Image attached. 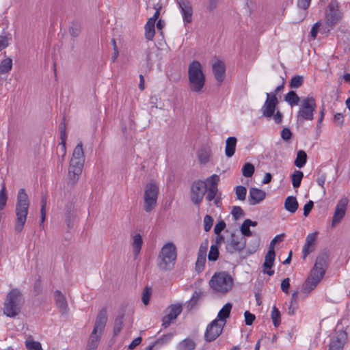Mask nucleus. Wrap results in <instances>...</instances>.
<instances>
[{
	"label": "nucleus",
	"mask_w": 350,
	"mask_h": 350,
	"mask_svg": "<svg viewBox=\"0 0 350 350\" xmlns=\"http://www.w3.org/2000/svg\"><path fill=\"white\" fill-rule=\"evenodd\" d=\"M29 207V200L25 189H20L16 198L15 208L16 219L14 230L17 233L23 231L26 223Z\"/></svg>",
	"instance_id": "nucleus-1"
},
{
	"label": "nucleus",
	"mask_w": 350,
	"mask_h": 350,
	"mask_svg": "<svg viewBox=\"0 0 350 350\" xmlns=\"http://www.w3.org/2000/svg\"><path fill=\"white\" fill-rule=\"evenodd\" d=\"M258 246V239H256L252 245L247 246L245 237L241 234L232 233L230 238L226 241V249L230 254L243 252L245 254L243 256V258H246L256 252Z\"/></svg>",
	"instance_id": "nucleus-2"
},
{
	"label": "nucleus",
	"mask_w": 350,
	"mask_h": 350,
	"mask_svg": "<svg viewBox=\"0 0 350 350\" xmlns=\"http://www.w3.org/2000/svg\"><path fill=\"white\" fill-rule=\"evenodd\" d=\"M189 87L191 92L201 93L205 85L206 77L203 72L201 64L194 60L188 67Z\"/></svg>",
	"instance_id": "nucleus-3"
},
{
	"label": "nucleus",
	"mask_w": 350,
	"mask_h": 350,
	"mask_svg": "<svg viewBox=\"0 0 350 350\" xmlns=\"http://www.w3.org/2000/svg\"><path fill=\"white\" fill-rule=\"evenodd\" d=\"M23 304L24 297L21 291L16 288L12 289L3 304V314L8 317H15L21 312Z\"/></svg>",
	"instance_id": "nucleus-4"
},
{
	"label": "nucleus",
	"mask_w": 350,
	"mask_h": 350,
	"mask_svg": "<svg viewBox=\"0 0 350 350\" xmlns=\"http://www.w3.org/2000/svg\"><path fill=\"white\" fill-rule=\"evenodd\" d=\"M176 247L173 243H167L161 248L157 257L158 267L163 271L173 269L176 259Z\"/></svg>",
	"instance_id": "nucleus-5"
},
{
	"label": "nucleus",
	"mask_w": 350,
	"mask_h": 350,
	"mask_svg": "<svg viewBox=\"0 0 350 350\" xmlns=\"http://www.w3.org/2000/svg\"><path fill=\"white\" fill-rule=\"evenodd\" d=\"M211 288L215 292L226 294L232 287L233 280L232 277L225 271L215 273L209 281Z\"/></svg>",
	"instance_id": "nucleus-6"
},
{
	"label": "nucleus",
	"mask_w": 350,
	"mask_h": 350,
	"mask_svg": "<svg viewBox=\"0 0 350 350\" xmlns=\"http://www.w3.org/2000/svg\"><path fill=\"white\" fill-rule=\"evenodd\" d=\"M159 193V185L154 181L147 183L144 193V209L146 213L151 212L157 204Z\"/></svg>",
	"instance_id": "nucleus-7"
},
{
	"label": "nucleus",
	"mask_w": 350,
	"mask_h": 350,
	"mask_svg": "<svg viewBox=\"0 0 350 350\" xmlns=\"http://www.w3.org/2000/svg\"><path fill=\"white\" fill-rule=\"evenodd\" d=\"M317 105L312 96L302 98L297 115V122L303 123L304 121L312 120Z\"/></svg>",
	"instance_id": "nucleus-8"
},
{
	"label": "nucleus",
	"mask_w": 350,
	"mask_h": 350,
	"mask_svg": "<svg viewBox=\"0 0 350 350\" xmlns=\"http://www.w3.org/2000/svg\"><path fill=\"white\" fill-rule=\"evenodd\" d=\"M284 81L283 80L282 83L278 85L273 92L266 94L267 98L261 108V112L264 117L270 118L273 115V113H275L278 104L277 94L284 88Z\"/></svg>",
	"instance_id": "nucleus-9"
},
{
	"label": "nucleus",
	"mask_w": 350,
	"mask_h": 350,
	"mask_svg": "<svg viewBox=\"0 0 350 350\" xmlns=\"http://www.w3.org/2000/svg\"><path fill=\"white\" fill-rule=\"evenodd\" d=\"M343 14L338 9V3L336 1H332L325 12V23L333 28L342 18Z\"/></svg>",
	"instance_id": "nucleus-10"
},
{
	"label": "nucleus",
	"mask_w": 350,
	"mask_h": 350,
	"mask_svg": "<svg viewBox=\"0 0 350 350\" xmlns=\"http://www.w3.org/2000/svg\"><path fill=\"white\" fill-rule=\"evenodd\" d=\"M206 191V184L202 180L193 181L191 186L190 198L195 205H200Z\"/></svg>",
	"instance_id": "nucleus-11"
},
{
	"label": "nucleus",
	"mask_w": 350,
	"mask_h": 350,
	"mask_svg": "<svg viewBox=\"0 0 350 350\" xmlns=\"http://www.w3.org/2000/svg\"><path fill=\"white\" fill-rule=\"evenodd\" d=\"M225 323H220L217 319L212 321L206 327L204 340L207 342L215 340L222 333Z\"/></svg>",
	"instance_id": "nucleus-12"
},
{
	"label": "nucleus",
	"mask_w": 350,
	"mask_h": 350,
	"mask_svg": "<svg viewBox=\"0 0 350 350\" xmlns=\"http://www.w3.org/2000/svg\"><path fill=\"white\" fill-rule=\"evenodd\" d=\"M85 161L71 159L68 168V184L74 185L77 183L81 174Z\"/></svg>",
	"instance_id": "nucleus-13"
},
{
	"label": "nucleus",
	"mask_w": 350,
	"mask_h": 350,
	"mask_svg": "<svg viewBox=\"0 0 350 350\" xmlns=\"http://www.w3.org/2000/svg\"><path fill=\"white\" fill-rule=\"evenodd\" d=\"M180 10L185 24H189L192 22L193 7L189 0H176Z\"/></svg>",
	"instance_id": "nucleus-14"
},
{
	"label": "nucleus",
	"mask_w": 350,
	"mask_h": 350,
	"mask_svg": "<svg viewBox=\"0 0 350 350\" xmlns=\"http://www.w3.org/2000/svg\"><path fill=\"white\" fill-rule=\"evenodd\" d=\"M167 314L163 317L162 320V326L164 328L168 327L172 322L182 312V305L180 304H172L167 308Z\"/></svg>",
	"instance_id": "nucleus-15"
},
{
	"label": "nucleus",
	"mask_w": 350,
	"mask_h": 350,
	"mask_svg": "<svg viewBox=\"0 0 350 350\" xmlns=\"http://www.w3.org/2000/svg\"><path fill=\"white\" fill-rule=\"evenodd\" d=\"M323 276L319 273L310 271L308 278L306 280L302 286V291L305 293H309L313 291L323 279Z\"/></svg>",
	"instance_id": "nucleus-16"
},
{
	"label": "nucleus",
	"mask_w": 350,
	"mask_h": 350,
	"mask_svg": "<svg viewBox=\"0 0 350 350\" xmlns=\"http://www.w3.org/2000/svg\"><path fill=\"white\" fill-rule=\"evenodd\" d=\"M348 202V198L346 197L341 198L338 201L335 208V211L332 219V226L340 223L345 215Z\"/></svg>",
	"instance_id": "nucleus-17"
},
{
	"label": "nucleus",
	"mask_w": 350,
	"mask_h": 350,
	"mask_svg": "<svg viewBox=\"0 0 350 350\" xmlns=\"http://www.w3.org/2000/svg\"><path fill=\"white\" fill-rule=\"evenodd\" d=\"M328 258L329 255L326 252L319 254L316 258L314 265L311 271L324 276L326 271Z\"/></svg>",
	"instance_id": "nucleus-18"
},
{
	"label": "nucleus",
	"mask_w": 350,
	"mask_h": 350,
	"mask_svg": "<svg viewBox=\"0 0 350 350\" xmlns=\"http://www.w3.org/2000/svg\"><path fill=\"white\" fill-rule=\"evenodd\" d=\"M275 257V252L274 249H269L265 257V262L262 265V272L269 276L273 275L275 273L274 270L271 269V267L274 265Z\"/></svg>",
	"instance_id": "nucleus-19"
},
{
	"label": "nucleus",
	"mask_w": 350,
	"mask_h": 350,
	"mask_svg": "<svg viewBox=\"0 0 350 350\" xmlns=\"http://www.w3.org/2000/svg\"><path fill=\"white\" fill-rule=\"evenodd\" d=\"M347 339V334L345 331H339L332 340L329 350H342Z\"/></svg>",
	"instance_id": "nucleus-20"
},
{
	"label": "nucleus",
	"mask_w": 350,
	"mask_h": 350,
	"mask_svg": "<svg viewBox=\"0 0 350 350\" xmlns=\"http://www.w3.org/2000/svg\"><path fill=\"white\" fill-rule=\"evenodd\" d=\"M107 321V310L103 307L98 313L93 329L103 334Z\"/></svg>",
	"instance_id": "nucleus-21"
},
{
	"label": "nucleus",
	"mask_w": 350,
	"mask_h": 350,
	"mask_svg": "<svg viewBox=\"0 0 350 350\" xmlns=\"http://www.w3.org/2000/svg\"><path fill=\"white\" fill-rule=\"evenodd\" d=\"M265 198V191L256 187H251L250 189L248 202L250 205H255L259 204L262 201H263Z\"/></svg>",
	"instance_id": "nucleus-22"
},
{
	"label": "nucleus",
	"mask_w": 350,
	"mask_h": 350,
	"mask_svg": "<svg viewBox=\"0 0 350 350\" xmlns=\"http://www.w3.org/2000/svg\"><path fill=\"white\" fill-rule=\"evenodd\" d=\"M54 300L56 307L59 309L61 314H66L68 312V303L65 296L59 290L54 292Z\"/></svg>",
	"instance_id": "nucleus-23"
},
{
	"label": "nucleus",
	"mask_w": 350,
	"mask_h": 350,
	"mask_svg": "<svg viewBox=\"0 0 350 350\" xmlns=\"http://www.w3.org/2000/svg\"><path fill=\"white\" fill-rule=\"evenodd\" d=\"M213 72L214 74L215 79L219 83H222L225 79V65L221 61L218 60L213 64L212 66Z\"/></svg>",
	"instance_id": "nucleus-24"
},
{
	"label": "nucleus",
	"mask_w": 350,
	"mask_h": 350,
	"mask_svg": "<svg viewBox=\"0 0 350 350\" xmlns=\"http://www.w3.org/2000/svg\"><path fill=\"white\" fill-rule=\"evenodd\" d=\"M317 238V232L309 234L306 240V243L303 247L302 254L303 258L306 256L314 250V242Z\"/></svg>",
	"instance_id": "nucleus-25"
},
{
	"label": "nucleus",
	"mask_w": 350,
	"mask_h": 350,
	"mask_svg": "<svg viewBox=\"0 0 350 350\" xmlns=\"http://www.w3.org/2000/svg\"><path fill=\"white\" fill-rule=\"evenodd\" d=\"M102 333L96 332L93 329L89 337L87 345V350H96L100 341Z\"/></svg>",
	"instance_id": "nucleus-26"
},
{
	"label": "nucleus",
	"mask_w": 350,
	"mask_h": 350,
	"mask_svg": "<svg viewBox=\"0 0 350 350\" xmlns=\"http://www.w3.org/2000/svg\"><path fill=\"white\" fill-rule=\"evenodd\" d=\"M237 142L235 137H229L226 140L225 154L227 157H232L234 154Z\"/></svg>",
	"instance_id": "nucleus-27"
},
{
	"label": "nucleus",
	"mask_w": 350,
	"mask_h": 350,
	"mask_svg": "<svg viewBox=\"0 0 350 350\" xmlns=\"http://www.w3.org/2000/svg\"><path fill=\"white\" fill-rule=\"evenodd\" d=\"M131 245L133 247V254L135 257H137L139 254L143 245V240L140 234H135L133 237V241Z\"/></svg>",
	"instance_id": "nucleus-28"
},
{
	"label": "nucleus",
	"mask_w": 350,
	"mask_h": 350,
	"mask_svg": "<svg viewBox=\"0 0 350 350\" xmlns=\"http://www.w3.org/2000/svg\"><path fill=\"white\" fill-rule=\"evenodd\" d=\"M299 207V204L295 197L288 196L284 202V208L289 213H294Z\"/></svg>",
	"instance_id": "nucleus-29"
},
{
	"label": "nucleus",
	"mask_w": 350,
	"mask_h": 350,
	"mask_svg": "<svg viewBox=\"0 0 350 350\" xmlns=\"http://www.w3.org/2000/svg\"><path fill=\"white\" fill-rule=\"evenodd\" d=\"M196 347V344L194 340L187 338L180 342L176 348L177 350H194Z\"/></svg>",
	"instance_id": "nucleus-30"
},
{
	"label": "nucleus",
	"mask_w": 350,
	"mask_h": 350,
	"mask_svg": "<svg viewBox=\"0 0 350 350\" xmlns=\"http://www.w3.org/2000/svg\"><path fill=\"white\" fill-rule=\"evenodd\" d=\"M232 304L230 303L226 304L223 308L219 310L217 314L218 321H223L226 323V320L229 317L232 309Z\"/></svg>",
	"instance_id": "nucleus-31"
},
{
	"label": "nucleus",
	"mask_w": 350,
	"mask_h": 350,
	"mask_svg": "<svg viewBox=\"0 0 350 350\" xmlns=\"http://www.w3.org/2000/svg\"><path fill=\"white\" fill-rule=\"evenodd\" d=\"M220 180V178L217 174H213L212 176L208 177L204 183L206 184V189H218V184Z\"/></svg>",
	"instance_id": "nucleus-32"
},
{
	"label": "nucleus",
	"mask_w": 350,
	"mask_h": 350,
	"mask_svg": "<svg viewBox=\"0 0 350 350\" xmlns=\"http://www.w3.org/2000/svg\"><path fill=\"white\" fill-rule=\"evenodd\" d=\"M284 100L287 102L288 105L293 107L297 105L299 101L301 100L295 91L291 90L285 95Z\"/></svg>",
	"instance_id": "nucleus-33"
},
{
	"label": "nucleus",
	"mask_w": 350,
	"mask_h": 350,
	"mask_svg": "<svg viewBox=\"0 0 350 350\" xmlns=\"http://www.w3.org/2000/svg\"><path fill=\"white\" fill-rule=\"evenodd\" d=\"M307 161V154L305 151L300 150L297 153L294 164L299 168L303 167Z\"/></svg>",
	"instance_id": "nucleus-34"
},
{
	"label": "nucleus",
	"mask_w": 350,
	"mask_h": 350,
	"mask_svg": "<svg viewBox=\"0 0 350 350\" xmlns=\"http://www.w3.org/2000/svg\"><path fill=\"white\" fill-rule=\"evenodd\" d=\"M12 68V59L7 57L3 59L0 64V74H8Z\"/></svg>",
	"instance_id": "nucleus-35"
},
{
	"label": "nucleus",
	"mask_w": 350,
	"mask_h": 350,
	"mask_svg": "<svg viewBox=\"0 0 350 350\" xmlns=\"http://www.w3.org/2000/svg\"><path fill=\"white\" fill-rule=\"evenodd\" d=\"M71 159L85 161L83 144L80 142L75 148Z\"/></svg>",
	"instance_id": "nucleus-36"
},
{
	"label": "nucleus",
	"mask_w": 350,
	"mask_h": 350,
	"mask_svg": "<svg viewBox=\"0 0 350 350\" xmlns=\"http://www.w3.org/2000/svg\"><path fill=\"white\" fill-rule=\"evenodd\" d=\"M304 83V77L301 75L293 76L289 81V88L291 89H297L302 86Z\"/></svg>",
	"instance_id": "nucleus-37"
},
{
	"label": "nucleus",
	"mask_w": 350,
	"mask_h": 350,
	"mask_svg": "<svg viewBox=\"0 0 350 350\" xmlns=\"http://www.w3.org/2000/svg\"><path fill=\"white\" fill-rule=\"evenodd\" d=\"M304 177V173L301 171L295 170L291 175L292 184L293 187L298 188Z\"/></svg>",
	"instance_id": "nucleus-38"
},
{
	"label": "nucleus",
	"mask_w": 350,
	"mask_h": 350,
	"mask_svg": "<svg viewBox=\"0 0 350 350\" xmlns=\"http://www.w3.org/2000/svg\"><path fill=\"white\" fill-rule=\"evenodd\" d=\"M271 318L272 319L273 325L275 327H278L281 323V314L280 312L276 308L275 306H273V307L272 308Z\"/></svg>",
	"instance_id": "nucleus-39"
},
{
	"label": "nucleus",
	"mask_w": 350,
	"mask_h": 350,
	"mask_svg": "<svg viewBox=\"0 0 350 350\" xmlns=\"http://www.w3.org/2000/svg\"><path fill=\"white\" fill-rule=\"evenodd\" d=\"M124 315L122 314H119L115 319L114 327H113V336H118L122 330L123 325Z\"/></svg>",
	"instance_id": "nucleus-40"
},
{
	"label": "nucleus",
	"mask_w": 350,
	"mask_h": 350,
	"mask_svg": "<svg viewBox=\"0 0 350 350\" xmlns=\"http://www.w3.org/2000/svg\"><path fill=\"white\" fill-rule=\"evenodd\" d=\"M210 157V151L206 148H201L198 152V158L202 164H205L208 162Z\"/></svg>",
	"instance_id": "nucleus-41"
},
{
	"label": "nucleus",
	"mask_w": 350,
	"mask_h": 350,
	"mask_svg": "<svg viewBox=\"0 0 350 350\" xmlns=\"http://www.w3.org/2000/svg\"><path fill=\"white\" fill-rule=\"evenodd\" d=\"M206 256H202V254H200V255L198 254V258H197V260L196 262L195 269H196V271L198 273H201L204 269V265H205V262H206Z\"/></svg>",
	"instance_id": "nucleus-42"
},
{
	"label": "nucleus",
	"mask_w": 350,
	"mask_h": 350,
	"mask_svg": "<svg viewBox=\"0 0 350 350\" xmlns=\"http://www.w3.org/2000/svg\"><path fill=\"white\" fill-rule=\"evenodd\" d=\"M255 171V167L253 164L250 163H246L242 168V174L245 177H251Z\"/></svg>",
	"instance_id": "nucleus-43"
},
{
	"label": "nucleus",
	"mask_w": 350,
	"mask_h": 350,
	"mask_svg": "<svg viewBox=\"0 0 350 350\" xmlns=\"http://www.w3.org/2000/svg\"><path fill=\"white\" fill-rule=\"evenodd\" d=\"M155 34L154 25L146 23L145 25V36L148 40H152Z\"/></svg>",
	"instance_id": "nucleus-44"
},
{
	"label": "nucleus",
	"mask_w": 350,
	"mask_h": 350,
	"mask_svg": "<svg viewBox=\"0 0 350 350\" xmlns=\"http://www.w3.org/2000/svg\"><path fill=\"white\" fill-rule=\"evenodd\" d=\"M25 347L27 350H42V345L40 342L27 339L25 341Z\"/></svg>",
	"instance_id": "nucleus-45"
},
{
	"label": "nucleus",
	"mask_w": 350,
	"mask_h": 350,
	"mask_svg": "<svg viewBox=\"0 0 350 350\" xmlns=\"http://www.w3.org/2000/svg\"><path fill=\"white\" fill-rule=\"evenodd\" d=\"M237 198L239 200L243 201L245 200L247 189L244 186L239 185L235 189Z\"/></svg>",
	"instance_id": "nucleus-46"
},
{
	"label": "nucleus",
	"mask_w": 350,
	"mask_h": 350,
	"mask_svg": "<svg viewBox=\"0 0 350 350\" xmlns=\"http://www.w3.org/2000/svg\"><path fill=\"white\" fill-rule=\"evenodd\" d=\"M219 250L216 245H212L208 255V258L211 261H216L219 257Z\"/></svg>",
	"instance_id": "nucleus-47"
},
{
	"label": "nucleus",
	"mask_w": 350,
	"mask_h": 350,
	"mask_svg": "<svg viewBox=\"0 0 350 350\" xmlns=\"http://www.w3.org/2000/svg\"><path fill=\"white\" fill-rule=\"evenodd\" d=\"M66 224L68 228H72L74 224L75 213L73 210H67L66 213Z\"/></svg>",
	"instance_id": "nucleus-48"
},
{
	"label": "nucleus",
	"mask_w": 350,
	"mask_h": 350,
	"mask_svg": "<svg viewBox=\"0 0 350 350\" xmlns=\"http://www.w3.org/2000/svg\"><path fill=\"white\" fill-rule=\"evenodd\" d=\"M7 199L8 197L5 192V187L3 185L0 191V211H1L4 208L7 202Z\"/></svg>",
	"instance_id": "nucleus-49"
},
{
	"label": "nucleus",
	"mask_w": 350,
	"mask_h": 350,
	"mask_svg": "<svg viewBox=\"0 0 350 350\" xmlns=\"http://www.w3.org/2000/svg\"><path fill=\"white\" fill-rule=\"evenodd\" d=\"M201 293L199 291H195L189 300L187 308L192 309L193 307L197 304L199 298L200 297Z\"/></svg>",
	"instance_id": "nucleus-50"
},
{
	"label": "nucleus",
	"mask_w": 350,
	"mask_h": 350,
	"mask_svg": "<svg viewBox=\"0 0 350 350\" xmlns=\"http://www.w3.org/2000/svg\"><path fill=\"white\" fill-rule=\"evenodd\" d=\"M213 219L211 216L206 215L204 217V229L206 232H208L213 226Z\"/></svg>",
	"instance_id": "nucleus-51"
},
{
	"label": "nucleus",
	"mask_w": 350,
	"mask_h": 350,
	"mask_svg": "<svg viewBox=\"0 0 350 350\" xmlns=\"http://www.w3.org/2000/svg\"><path fill=\"white\" fill-rule=\"evenodd\" d=\"M250 226H249V225L246 223V221H244L240 228V230L241 232V235L243 236L244 237L252 236V233L250 229Z\"/></svg>",
	"instance_id": "nucleus-52"
},
{
	"label": "nucleus",
	"mask_w": 350,
	"mask_h": 350,
	"mask_svg": "<svg viewBox=\"0 0 350 350\" xmlns=\"http://www.w3.org/2000/svg\"><path fill=\"white\" fill-rule=\"evenodd\" d=\"M206 191H207V194L206 196V199L208 202L213 200L217 195H219V196L221 195L219 193V189H206Z\"/></svg>",
	"instance_id": "nucleus-53"
},
{
	"label": "nucleus",
	"mask_w": 350,
	"mask_h": 350,
	"mask_svg": "<svg viewBox=\"0 0 350 350\" xmlns=\"http://www.w3.org/2000/svg\"><path fill=\"white\" fill-rule=\"evenodd\" d=\"M231 214L235 220L244 215L243 209L240 206H234L232 207Z\"/></svg>",
	"instance_id": "nucleus-54"
},
{
	"label": "nucleus",
	"mask_w": 350,
	"mask_h": 350,
	"mask_svg": "<svg viewBox=\"0 0 350 350\" xmlns=\"http://www.w3.org/2000/svg\"><path fill=\"white\" fill-rule=\"evenodd\" d=\"M46 204V198H42V199L41 200V209H40V226H42V224H43V223H44V221L45 220V217H46V210H45Z\"/></svg>",
	"instance_id": "nucleus-55"
},
{
	"label": "nucleus",
	"mask_w": 350,
	"mask_h": 350,
	"mask_svg": "<svg viewBox=\"0 0 350 350\" xmlns=\"http://www.w3.org/2000/svg\"><path fill=\"white\" fill-rule=\"evenodd\" d=\"M218 5V0H207L206 8L209 13L213 12Z\"/></svg>",
	"instance_id": "nucleus-56"
},
{
	"label": "nucleus",
	"mask_w": 350,
	"mask_h": 350,
	"mask_svg": "<svg viewBox=\"0 0 350 350\" xmlns=\"http://www.w3.org/2000/svg\"><path fill=\"white\" fill-rule=\"evenodd\" d=\"M244 317L245 322L247 325H251L256 319L255 315L247 310L244 312Z\"/></svg>",
	"instance_id": "nucleus-57"
},
{
	"label": "nucleus",
	"mask_w": 350,
	"mask_h": 350,
	"mask_svg": "<svg viewBox=\"0 0 350 350\" xmlns=\"http://www.w3.org/2000/svg\"><path fill=\"white\" fill-rule=\"evenodd\" d=\"M225 227H226V223L224 222V221L220 220L215 226L214 232L216 234L219 235L221 232V231L224 230Z\"/></svg>",
	"instance_id": "nucleus-58"
},
{
	"label": "nucleus",
	"mask_w": 350,
	"mask_h": 350,
	"mask_svg": "<svg viewBox=\"0 0 350 350\" xmlns=\"http://www.w3.org/2000/svg\"><path fill=\"white\" fill-rule=\"evenodd\" d=\"M292 133L288 128H284L281 131V137L285 141H288L292 137Z\"/></svg>",
	"instance_id": "nucleus-59"
},
{
	"label": "nucleus",
	"mask_w": 350,
	"mask_h": 350,
	"mask_svg": "<svg viewBox=\"0 0 350 350\" xmlns=\"http://www.w3.org/2000/svg\"><path fill=\"white\" fill-rule=\"evenodd\" d=\"M10 38L8 36H0V51L8 46V42Z\"/></svg>",
	"instance_id": "nucleus-60"
},
{
	"label": "nucleus",
	"mask_w": 350,
	"mask_h": 350,
	"mask_svg": "<svg viewBox=\"0 0 350 350\" xmlns=\"http://www.w3.org/2000/svg\"><path fill=\"white\" fill-rule=\"evenodd\" d=\"M151 291L148 287H146L142 295V301L144 305H147L149 303Z\"/></svg>",
	"instance_id": "nucleus-61"
},
{
	"label": "nucleus",
	"mask_w": 350,
	"mask_h": 350,
	"mask_svg": "<svg viewBox=\"0 0 350 350\" xmlns=\"http://www.w3.org/2000/svg\"><path fill=\"white\" fill-rule=\"evenodd\" d=\"M334 122L338 126H342L344 122V116L340 113H336L334 116Z\"/></svg>",
	"instance_id": "nucleus-62"
},
{
	"label": "nucleus",
	"mask_w": 350,
	"mask_h": 350,
	"mask_svg": "<svg viewBox=\"0 0 350 350\" xmlns=\"http://www.w3.org/2000/svg\"><path fill=\"white\" fill-rule=\"evenodd\" d=\"M314 206V203L312 200H309L304 206V215L307 217L310 213Z\"/></svg>",
	"instance_id": "nucleus-63"
},
{
	"label": "nucleus",
	"mask_w": 350,
	"mask_h": 350,
	"mask_svg": "<svg viewBox=\"0 0 350 350\" xmlns=\"http://www.w3.org/2000/svg\"><path fill=\"white\" fill-rule=\"evenodd\" d=\"M289 287H290V279L288 278H286L284 279L281 282V289L284 293H288Z\"/></svg>",
	"instance_id": "nucleus-64"
}]
</instances>
